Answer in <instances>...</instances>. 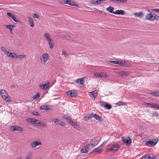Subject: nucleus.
<instances>
[{
    "label": "nucleus",
    "instance_id": "32",
    "mask_svg": "<svg viewBox=\"0 0 159 159\" xmlns=\"http://www.w3.org/2000/svg\"><path fill=\"white\" fill-rule=\"evenodd\" d=\"M159 105L157 103H152V108L158 109Z\"/></svg>",
    "mask_w": 159,
    "mask_h": 159
},
{
    "label": "nucleus",
    "instance_id": "61",
    "mask_svg": "<svg viewBox=\"0 0 159 159\" xmlns=\"http://www.w3.org/2000/svg\"><path fill=\"white\" fill-rule=\"evenodd\" d=\"M109 1L112 2L116 3V0H109Z\"/></svg>",
    "mask_w": 159,
    "mask_h": 159
},
{
    "label": "nucleus",
    "instance_id": "58",
    "mask_svg": "<svg viewBox=\"0 0 159 159\" xmlns=\"http://www.w3.org/2000/svg\"><path fill=\"white\" fill-rule=\"evenodd\" d=\"M33 16L34 18H39V16L36 13L34 14Z\"/></svg>",
    "mask_w": 159,
    "mask_h": 159
},
{
    "label": "nucleus",
    "instance_id": "38",
    "mask_svg": "<svg viewBox=\"0 0 159 159\" xmlns=\"http://www.w3.org/2000/svg\"><path fill=\"white\" fill-rule=\"evenodd\" d=\"M134 15L137 17H142L143 16V13L141 12H139V13H134Z\"/></svg>",
    "mask_w": 159,
    "mask_h": 159
},
{
    "label": "nucleus",
    "instance_id": "64",
    "mask_svg": "<svg viewBox=\"0 0 159 159\" xmlns=\"http://www.w3.org/2000/svg\"><path fill=\"white\" fill-rule=\"evenodd\" d=\"M98 11L99 12H101V13H102V11H101V10H99Z\"/></svg>",
    "mask_w": 159,
    "mask_h": 159
},
{
    "label": "nucleus",
    "instance_id": "57",
    "mask_svg": "<svg viewBox=\"0 0 159 159\" xmlns=\"http://www.w3.org/2000/svg\"><path fill=\"white\" fill-rule=\"evenodd\" d=\"M108 62L110 63H112L113 64H116V61H109Z\"/></svg>",
    "mask_w": 159,
    "mask_h": 159
},
{
    "label": "nucleus",
    "instance_id": "33",
    "mask_svg": "<svg viewBox=\"0 0 159 159\" xmlns=\"http://www.w3.org/2000/svg\"><path fill=\"white\" fill-rule=\"evenodd\" d=\"M44 36L46 37L47 41H50V40L52 39L50 38V35L48 33H45L44 34Z\"/></svg>",
    "mask_w": 159,
    "mask_h": 159
},
{
    "label": "nucleus",
    "instance_id": "43",
    "mask_svg": "<svg viewBox=\"0 0 159 159\" xmlns=\"http://www.w3.org/2000/svg\"><path fill=\"white\" fill-rule=\"evenodd\" d=\"M127 2V0H116V3H126Z\"/></svg>",
    "mask_w": 159,
    "mask_h": 159
},
{
    "label": "nucleus",
    "instance_id": "35",
    "mask_svg": "<svg viewBox=\"0 0 159 159\" xmlns=\"http://www.w3.org/2000/svg\"><path fill=\"white\" fill-rule=\"evenodd\" d=\"M35 124L37 126H38L39 127H43L45 125V123L42 124L40 122H37L35 123Z\"/></svg>",
    "mask_w": 159,
    "mask_h": 159
},
{
    "label": "nucleus",
    "instance_id": "50",
    "mask_svg": "<svg viewBox=\"0 0 159 159\" xmlns=\"http://www.w3.org/2000/svg\"><path fill=\"white\" fill-rule=\"evenodd\" d=\"M150 159H155V156L154 155L152 154H150Z\"/></svg>",
    "mask_w": 159,
    "mask_h": 159
},
{
    "label": "nucleus",
    "instance_id": "63",
    "mask_svg": "<svg viewBox=\"0 0 159 159\" xmlns=\"http://www.w3.org/2000/svg\"><path fill=\"white\" fill-rule=\"evenodd\" d=\"M11 86L13 88H14L15 87V85L14 84H12V85H11Z\"/></svg>",
    "mask_w": 159,
    "mask_h": 159
},
{
    "label": "nucleus",
    "instance_id": "18",
    "mask_svg": "<svg viewBox=\"0 0 159 159\" xmlns=\"http://www.w3.org/2000/svg\"><path fill=\"white\" fill-rule=\"evenodd\" d=\"M1 49L3 51V52L6 55H7L8 56L9 55L10 52H9V50H7V49L4 47H1Z\"/></svg>",
    "mask_w": 159,
    "mask_h": 159
},
{
    "label": "nucleus",
    "instance_id": "44",
    "mask_svg": "<svg viewBox=\"0 0 159 159\" xmlns=\"http://www.w3.org/2000/svg\"><path fill=\"white\" fill-rule=\"evenodd\" d=\"M123 61H116L117 63H116V64L119 65L120 66H123Z\"/></svg>",
    "mask_w": 159,
    "mask_h": 159
},
{
    "label": "nucleus",
    "instance_id": "48",
    "mask_svg": "<svg viewBox=\"0 0 159 159\" xmlns=\"http://www.w3.org/2000/svg\"><path fill=\"white\" fill-rule=\"evenodd\" d=\"M62 54L64 55L66 57H68V54L66 53V51H62Z\"/></svg>",
    "mask_w": 159,
    "mask_h": 159
},
{
    "label": "nucleus",
    "instance_id": "45",
    "mask_svg": "<svg viewBox=\"0 0 159 159\" xmlns=\"http://www.w3.org/2000/svg\"><path fill=\"white\" fill-rule=\"evenodd\" d=\"M39 93H38L36 94L34 96L33 98L34 99H37L39 98Z\"/></svg>",
    "mask_w": 159,
    "mask_h": 159
},
{
    "label": "nucleus",
    "instance_id": "42",
    "mask_svg": "<svg viewBox=\"0 0 159 159\" xmlns=\"http://www.w3.org/2000/svg\"><path fill=\"white\" fill-rule=\"evenodd\" d=\"M105 107L108 109H110L111 108V106L110 104L106 102Z\"/></svg>",
    "mask_w": 159,
    "mask_h": 159
},
{
    "label": "nucleus",
    "instance_id": "4",
    "mask_svg": "<svg viewBox=\"0 0 159 159\" xmlns=\"http://www.w3.org/2000/svg\"><path fill=\"white\" fill-rule=\"evenodd\" d=\"M48 58L49 56L48 54L45 53L43 54L40 57L41 63L43 64H45L46 62L48 61Z\"/></svg>",
    "mask_w": 159,
    "mask_h": 159
},
{
    "label": "nucleus",
    "instance_id": "39",
    "mask_svg": "<svg viewBox=\"0 0 159 159\" xmlns=\"http://www.w3.org/2000/svg\"><path fill=\"white\" fill-rule=\"evenodd\" d=\"M33 155L32 152H29L28 153L26 159H31V156Z\"/></svg>",
    "mask_w": 159,
    "mask_h": 159
},
{
    "label": "nucleus",
    "instance_id": "62",
    "mask_svg": "<svg viewBox=\"0 0 159 159\" xmlns=\"http://www.w3.org/2000/svg\"><path fill=\"white\" fill-rule=\"evenodd\" d=\"M22 157L21 156H19L18 158H16V159H22Z\"/></svg>",
    "mask_w": 159,
    "mask_h": 159
},
{
    "label": "nucleus",
    "instance_id": "37",
    "mask_svg": "<svg viewBox=\"0 0 159 159\" xmlns=\"http://www.w3.org/2000/svg\"><path fill=\"white\" fill-rule=\"evenodd\" d=\"M90 2L93 4L99 5L100 4V2H99L98 0H92L90 1Z\"/></svg>",
    "mask_w": 159,
    "mask_h": 159
},
{
    "label": "nucleus",
    "instance_id": "8",
    "mask_svg": "<svg viewBox=\"0 0 159 159\" xmlns=\"http://www.w3.org/2000/svg\"><path fill=\"white\" fill-rule=\"evenodd\" d=\"M90 146L89 144H87L84 146L80 149V151L82 153H87L90 150Z\"/></svg>",
    "mask_w": 159,
    "mask_h": 159
},
{
    "label": "nucleus",
    "instance_id": "53",
    "mask_svg": "<svg viewBox=\"0 0 159 159\" xmlns=\"http://www.w3.org/2000/svg\"><path fill=\"white\" fill-rule=\"evenodd\" d=\"M116 104L118 106H120L121 105H124L125 103L124 102H118Z\"/></svg>",
    "mask_w": 159,
    "mask_h": 159
},
{
    "label": "nucleus",
    "instance_id": "51",
    "mask_svg": "<svg viewBox=\"0 0 159 159\" xmlns=\"http://www.w3.org/2000/svg\"><path fill=\"white\" fill-rule=\"evenodd\" d=\"M106 103V102H100V105L102 107H105Z\"/></svg>",
    "mask_w": 159,
    "mask_h": 159
},
{
    "label": "nucleus",
    "instance_id": "54",
    "mask_svg": "<svg viewBox=\"0 0 159 159\" xmlns=\"http://www.w3.org/2000/svg\"><path fill=\"white\" fill-rule=\"evenodd\" d=\"M153 115L154 116L157 117L158 116V113L157 111H155L154 113H153Z\"/></svg>",
    "mask_w": 159,
    "mask_h": 159
},
{
    "label": "nucleus",
    "instance_id": "41",
    "mask_svg": "<svg viewBox=\"0 0 159 159\" xmlns=\"http://www.w3.org/2000/svg\"><path fill=\"white\" fill-rule=\"evenodd\" d=\"M26 57V56L25 55H17V58H18L19 60H21Z\"/></svg>",
    "mask_w": 159,
    "mask_h": 159
},
{
    "label": "nucleus",
    "instance_id": "12",
    "mask_svg": "<svg viewBox=\"0 0 159 159\" xmlns=\"http://www.w3.org/2000/svg\"><path fill=\"white\" fill-rule=\"evenodd\" d=\"M50 85V83L48 82L44 84H41L39 85V87L41 89L46 90L48 89Z\"/></svg>",
    "mask_w": 159,
    "mask_h": 159
},
{
    "label": "nucleus",
    "instance_id": "40",
    "mask_svg": "<svg viewBox=\"0 0 159 159\" xmlns=\"http://www.w3.org/2000/svg\"><path fill=\"white\" fill-rule=\"evenodd\" d=\"M123 66L125 67H128L130 66V64L128 62H125V61H123Z\"/></svg>",
    "mask_w": 159,
    "mask_h": 159
},
{
    "label": "nucleus",
    "instance_id": "56",
    "mask_svg": "<svg viewBox=\"0 0 159 159\" xmlns=\"http://www.w3.org/2000/svg\"><path fill=\"white\" fill-rule=\"evenodd\" d=\"M7 16H10L11 17H12V16H13L14 15H13L10 12H7Z\"/></svg>",
    "mask_w": 159,
    "mask_h": 159
},
{
    "label": "nucleus",
    "instance_id": "3",
    "mask_svg": "<svg viewBox=\"0 0 159 159\" xmlns=\"http://www.w3.org/2000/svg\"><path fill=\"white\" fill-rule=\"evenodd\" d=\"M120 146L117 144H110L108 146V149L112 151L113 152L118 151L120 148Z\"/></svg>",
    "mask_w": 159,
    "mask_h": 159
},
{
    "label": "nucleus",
    "instance_id": "1",
    "mask_svg": "<svg viewBox=\"0 0 159 159\" xmlns=\"http://www.w3.org/2000/svg\"><path fill=\"white\" fill-rule=\"evenodd\" d=\"M59 3L61 4H68L71 6H78V5L75 4L74 2L71 0H58Z\"/></svg>",
    "mask_w": 159,
    "mask_h": 159
},
{
    "label": "nucleus",
    "instance_id": "24",
    "mask_svg": "<svg viewBox=\"0 0 159 159\" xmlns=\"http://www.w3.org/2000/svg\"><path fill=\"white\" fill-rule=\"evenodd\" d=\"M106 74L104 75L103 73H96L94 74V75L95 76H97L99 77H106Z\"/></svg>",
    "mask_w": 159,
    "mask_h": 159
},
{
    "label": "nucleus",
    "instance_id": "25",
    "mask_svg": "<svg viewBox=\"0 0 159 159\" xmlns=\"http://www.w3.org/2000/svg\"><path fill=\"white\" fill-rule=\"evenodd\" d=\"M152 102H144L143 103L142 105L145 107H149L152 108Z\"/></svg>",
    "mask_w": 159,
    "mask_h": 159
},
{
    "label": "nucleus",
    "instance_id": "15",
    "mask_svg": "<svg viewBox=\"0 0 159 159\" xmlns=\"http://www.w3.org/2000/svg\"><path fill=\"white\" fill-rule=\"evenodd\" d=\"M98 140L96 139H94L92 140V142L91 144H89L91 148L94 147L97 145L98 143Z\"/></svg>",
    "mask_w": 159,
    "mask_h": 159
},
{
    "label": "nucleus",
    "instance_id": "22",
    "mask_svg": "<svg viewBox=\"0 0 159 159\" xmlns=\"http://www.w3.org/2000/svg\"><path fill=\"white\" fill-rule=\"evenodd\" d=\"M102 147L100 145L97 148L94 149L93 151V152H97L98 153L101 152H102Z\"/></svg>",
    "mask_w": 159,
    "mask_h": 159
},
{
    "label": "nucleus",
    "instance_id": "34",
    "mask_svg": "<svg viewBox=\"0 0 159 159\" xmlns=\"http://www.w3.org/2000/svg\"><path fill=\"white\" fill-rule=\"evenodd\" d=\"M150 94L153 96L159 97V91L158 92L155 91L152 92L150 93Z\"/></svg>",
    "mask_w": 159,
    "mask_h": 159
},
{
    "label": "nucleus",
    "instance_id": "27",
    "mask_svg": "<svg viewBox=\"0 0 159 159\" xmlns=\"http://www.w3.org/2000/svg\"><path fill=\"white\" fill-rule=\"evenodd\" d=\"M48 42L49 44L50 48L51 49L54 46L53 40L52 39L50 40V41H48Z\"/></svg>",
    "mask_w": 159,
    "mask_h": 159
},
{
    "label": "nucleus",
    "instance_id": "59",
    "mask_svg": "<svg viewBox=\"0 0 159 159\" xmlns=\"http://www.w3.org/2000/svg\"><path fill=\"white\" fill-rule=\"evenodd\" d=\"M153 11H156L159 12V9H152Z\"/></svg>",
    "mask_w": 159,
    "mask_h": 159
},
{
    "label": "nucleus",
    "instance_id": "17",
    "mask_svg": "<svg viewBox=\"0 0 159 159\" xmlns=\"http://www.w3.org/2000/svg\"><path fill=\"white\" fill-rule=\"evenodd\" d=\"M114 14L123 15L125 14V12L124 11L121 10H116L114 13Z\"/></svg>",
    "mask_w": 159,
    "mask_h": 159
},
{
    "label": "nucleus",
    "instance_id": "36",
    "mask_svg": "<svg viewBox=\"0 0 159 159\" xmlns=\"http://www.w3.org/2000/svg\"><path fill=\"white\" fill-rule=\"evenodd\" d=\"M71 125L73 126L76 129H80V126L78 124L74 122Z\"/></svg>",
    "mask_w": 159,
    "mask_h": 159
},
{
    "label": "nucleus",
    "instance_id": "11",
    "mask_svg": "<svg viewBox=\"0 0 159 159\" xmlns=\"http://www.w3.org/2000/svg\"><path fill=\"white\" fill-rule=\"evenodd\" d=\"M154 12L147 14L145 16V19L150 20H154Z\"/></svg>",
    "mask_w": 159,
    "mask_h": 159
},
{
    "label": "nucleus",
    "instance_id": "5",
    "mask_svg": "<svg viewBox=\"0 0 159 159\" xmlns=\"http://www.w3.org/2000/svg\"><path fill=\"white\" fill-rule=\"evenodd\" d=\"M158 140L153 139L152 140L147 141L146 142V145L152 147L155 145L158 142Z\"/></svg>",
    "mask_w": 159,
    "mask_h": 159
},
{
    "label": "nucleus",
    "instance_id": "28",
    "mask_svg": "<svg viewBox=\"0 0 159 159\" xmlns=\"http://www.w3.org/2000/svg\"><path fill=\"white\" fill-rule=\"evenodd\" d=\"M65 118L67 122L71 125L74 122L72 121L71 118L69 117H67Z\"/></svg>",
    "mask_w": 159,
    "mask_h": 159
},
{
    "label": "nucleus",
    "instance_id": "19",
    "mask_svg": "<svg viewBox=\"0 0 159 159\" xmlns=\"http://www.w3.org/2000/svg\"><path fill=\"white\" fill-rule=\"evenodd\" d=\"M118 75L120 76L122 75H129V73L127 71H121L117 72Z\"/></svg>",
    "mask_w": 159,
    "mask_h": 159
},
{
    "label": "nucleus",
    "instance_id": "9",
    "mask_svg": "<svg viewBox=\"0 0 159 159\" xmlns=\"http://www.w3.org/2000/svg\"><path fill=\"white\" fill-rule=\"evenodd\" d=\"M51 120L56 125L58 124L61 126H64L65 124L64 123L56 118H53L51 119Z\"/></svg>",
    "mask_w": 159,
    "mask_h": 159
},
{
    "label": "nucleus",
    "instance_id": "20",
    "mask_svg": "<svg viewBox=\"0 0 159 159\" xmlns=\"http://www.w3.org/2000/svg\"><path fill=\"white\" fill-rule=\"evenodd\" d=\"M6 27L7 28H8L9 29L10 32L11 34L13 33V30L12 28H15L16 27V26L15 25H6Z\"/></svg>",
    "mask_w": 159,
    "mask_h": 159
},
{
    "label": "nucleus",
    "instance_id": "29",
    "mask_svg": "<svg viewBox=\"0 0 159 159\" xmlns=\"http://www.w3.org/2000/svg\"><path fill=\"white\" fill-rule=\"evenodd\" d=\"M93 113H91V114H88L84 118L85 120H88L93 117Z\"/></svg>",
    "mask_w": 159,
    "mask_h": 159
},
{
    "label": "nucleus",
    "instance_id": "21",
    "mask_svg": "<svg viewBox=\"0 0 159 159\" xmlns=\"http://www.w3.org/2000/svg\"><path fill=\"white\" fill-rule=\"evenodd\" d=\"M75 82L76 83L79 84L80 83V84L82 85H84V80L83 78L78 79L75 80Z\"/></svg>",
    "mask_w": 159,
    "mask_h": 159
},
{
    "label": "nucleus",
    "instance_id": "2",
    "mask_svg": "<svg viewBox=\"0 0 159 159\" xmlns=\"http://www.w3.org/2000/svg\"><path fill=\"white\" fill-rule=\"evenodd\" d=\"M0 93L2 98L6 101L9 102L11 101L10 98L8 96V94L3 90H1L0 91Z\"/></svg>",
    "mask_w": 159,
    "mask_h": 159
},
{
    "label": "nucleus",
    "instance_id": "10",
    "mask_svg": "<svg viewBox=\"0 0 159 159\" xmlns=\"http://www.w3.org/2000/svg\"><path fill=\"white\" fill-rule=\"evenodd\" d=\"M11 130V131H15L20 132L23 131V128L20 126L16 125H12L10 127Z\"/></svg>",
    "mask_w": 159,
    "mask_h": 159
},
{
    "label": "nucleus",
    "instance_id": "14",
    "mask_svg": "<svg viewBox=\"0 0 159 159\" xmlns=\"http://www.w3.org/2000/svg\"><path fill=\"white\" fill-rule=\"evenodd\" d=\"M97 91L95 90L89 92V95L92 98L95 99L97 95Z\"/></svg>",
    "mask_w": 159,
    "mask_h": 159
},
{
    "label": "nucleus",
    "instance_id": "49",
    "mask_svg": "<svg viewBox=\"0 0 159 159\" xmlns=\"http://www.w3.org/2000/svg\"><path fill=\"white\" fill-rule=\"evenodd\" d=\"M159 20V16L157 15L154 14V20Z\"/></svg>",
    "mask_w": 159,
    "mask_h": 159
},
{
    "label": "nucleus",
    "instance_id": "13",
    "mask_svg": "<svg viewBox=\"0 0 159 159\" xmlns=\"http://www.w3.org/2000/svg\"><path fill=\"white\" fill-rule=\"evenodd\" d=\"M41 144V143L37 141H35L32 143L31 146L32 148H34L38 146H39Z\"/></svg>",
    "mask_w": 159,
    "mask_h": 159
},
{
    "label": "nucleus",
    "instance_id": "23",
    "mask_svg": "<svg viewBox=\"0 0 159 159\" xmlns=\"http://www.w3.org/2000/svg\"><path fill=\"white\" fill-rule=\"evenodd\" d=\"M50 108L49 106L47 105H44L41 106L40 108V109L42 110H48Z\"/></svg>",
    "mask_w": 159,
    "mask_h": 159
},
{
    "label": "nucleus",
    "instance_id": "26",
    "mask_svg": "<svg viewBox=\"0 0 159 159\" xmlns=\"http://www.w3.org/2000/svg\"><path fill=\"white\" fill-rule=\"evenodd\" d=\"M28 19L30 25L32 27H34V24L33 19L30 16H29Z\"/></svg>",
    "mask_w": 159,
    "mask_h": 159
},
{
    "label": "nucleus",
    "instance_id": "16",
    "mask_svg": "<svg viewBox=\"0 0 159 159\" xmlns=\"http://www.w3.org/2000/svg\"><path fill=\"white\" fill-rule=\"evenodd\" d=\"M93 117L98 121H102L103 120L102 117L98 115L93 113Z\"/></svg>",
    "mask_w": 159,
    "mask_h": 159
},
{
    "label": "nucleus",
    "instance_id": "30",
    "mask_svg": "<svg viewBox=\"0 0 159 159\" xmlns=\"http://www.w3.org/2000/svg\"><path fill=\"white\" fill-rule=\"evenodd\" d=\"M114 8L111 6H110L109 7L107 8H106V10L107 11H108L109 12L113 14H114V13H115V12L113 11L114 10Z\"/></svg>",
    "mask_w": 159,
    "mask_h": 159
},
{
    "label": "nucleus",
    "instance_id": "7",
    "mask_svg": "<svg viewBox=\"0 0 159 159\" xmlns=\"http://www.w3.org/2000/svg\"><path fill=\"white\" fill-rule=\"evenodd\" d=\"M122 141L127 146L129 145L132 142V140L129 137L125 138L124 137H122Z\"/></svg>",
    "mask_w": 159,
    "mask_h": 159
},
{
    "label": "nucleus",
    "instance_id": "55",
    "mask_svg": "<svg viewBox=\"0 0 159 159\" xmlns=\"http://www.w3.org/2000/svg\"><path fill=\"white\" fill-rule=\"evenodd\" d=\"M32 114L34 115H36V116H39V113L36 111H33L32 112Z\"/></svg>",
    "mask_w": 159,
    "mask_h": 159
},
{
    "label": "nucleus",
    "instance_id": "60",
    "mask_svg": "<svg viewBox=\"0 0 159 159\" xmlns=\"http://www.w3.org/2000/svg\"><path fill=\"white\" fill-rule=\"evenodd\" d=\"M107 141H104L103 142V143L101 145V146L102 147H103L104 145L107 143Z\"/></svg>",
    "mask_w": 159,
    "mask_h": 159
},
{
    "label": "nucleus",
    "instance_id": "31",
    "mask_svg": "<svg viewBox=\"0 0 159 159\" xmlns=\"http://www.w3.org/2000/svg\"><path fill=\"white\" fill-rule=\"evenodd\" d=\"M8 57H10L12 58H17V55L14 53L10 52Z\"/></svg>",
    "mask_w": 159,
    "mask_h": 159
},
{
    "label": "nucleus",
    "instance_id": "47",
    "mask_svg": "<svg viewBox=\"0 0 159 159\" xmlns=\"http://www.w3.org/2000/svg\"><path fill=\"white\" fill-rule=\"evenodd\" d=\"M149 154H146L142 157V159H150Z\"/></svg>",
    "mask_w": 159,
    "mask_h": 159
},
{
    "label": "nucleus",
    "instance_id": "52",
    "mask_svg": "<svg viewBox=\"0 0 159 159\" xmlns=\"http://www.w3.org/2000/svg\"><path fill=\"white\" fill-rule=\"evenodd\" d=\"M30 120H31V122H34V123L35 124V123L37 122V121H38V120H36L35 119H30Z\"/></svg>",
    "mask_w": 159,
    "mask_h": 159
},
{
    "label": "nucleus",
    "instance_id": "6",
    "mask_svg": "<svg viewBox=\"0 0 159 159\" xmlns=\"http://www.w3.org/2000/svg\"><path fill=\"white\" fill-rule=\"evenodd\" d=\"M66 95L69 98L75 97L77 95V93L74 90H70L66 93Z\"/></svg>",
    "mask_w": 159,
    "mask_h": 159
},
{
    "label": "nucleus",
    "instance_id": "46",
    "mask_svg": "<svg viewBox=\"0 0 159 159\" xmlns=\"http://www.w3.org/2000/svg\"><path fill=\"white\" fill-rule=\"evenodd\" d=\"M12 19L15 22H19V20L17 19L16 18V16H13L11 17Z\"/></svg>",
    "mask_w": 159,
    "mask_h": 159
}]
</instances>
